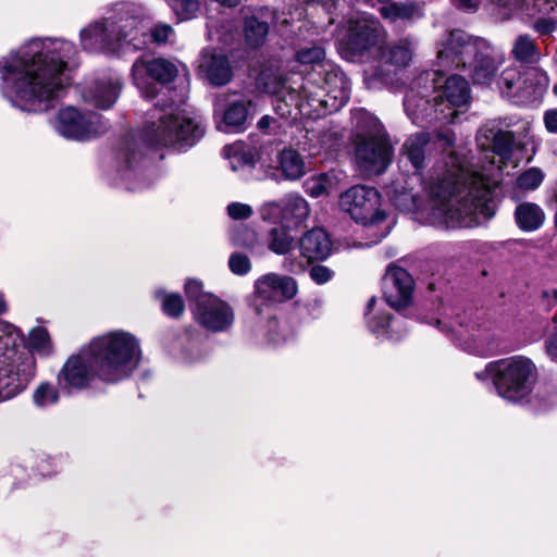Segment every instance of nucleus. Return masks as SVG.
Instances as JSON below:
<instances>
[{
    "label": "nucleus",
    "instance_id": "nucleus-1",
    "mask_svg": "<svg viewBox=\"0 0 557 557\" xmlns=\"http://www.w3.org/2000/svg\"><path fill=\"white\" fill-rule=\"evenodd\" d=\"M482 159L474 163L463 149H453L444 159L438 183L430 187L432 223L448 227H473L495 213L493 190L502 181V170L510 158L513 135L502 131L497 121L486 122L476 134Z\"/></svg>",
    "mask_w": 557,
    "mask_h": 557
},
{
    "label": "nucleus",
    "instance_id": "nucleus-2",
    "mask_svg": "<svg viewBox=\"0 0 557 557\" xmlns=\"http://www.w3.org/2000/svg\"><path fill=\"white\" fill-rule=\"evenodd\" d=\"M78 64L74 42L34 38L0 57V92L22 111L48 110L69 86L66 73Z\"/></svg>",
    "mask_w": 557,
    "mask_h": 557
},
{
    "label": "nucleus",
    "instance_id": "nucleus-3",
    "mask_svg": "<svg viewBox=\"0 0 557 557\" xmlns=\"http://www.w3.org/2000/svg\"><path fill=\"white\" fill-rule=\"evenodd\" d=\"M203 136L200 123L189 112L173 103L156 107L144 126L139 137L127 139L119 153L124 163V175L131 178L137 164L144 160L139 144L156 147H191Z\"/></svg>",
    "mask_w": 557,
    "mask_h": 557
},
{
    "label": "nucleus",
    "instance_id": "nucleus-4",
    "mask_svg": "<svg viewBox=\"0 0 557 557\" xmlns=\"http://www.w3.org/2000/svg\"><path fill=\"white\" fill-rule=\"evenodd\" d=\"M470 101V86L459 76L443 81L440 71L422 73L407 91L404 107L414 124L424 121L453 122L459 110Z\"/></svg>",
    "mask_w": 557,
    "mask_h": 557
},
{
    "label": "nucleus",
    "instance_id": "nucleus-5",
    "mask_svg": "<svg viewBox=\"0 0 557 557\" xmlns=\"http://www.w3.org/2000/svg\"><path fill=\"white\" fill-rule=\"evenodd\" d=\"M86 347L95 362L97 379L104 383H117L131 376L141 358L139 339L124 330L100 334Z\"/></svg>",
    "mask_w": 557,
    "mask_h": 557
},
{
    "label": "nucleus",
    "instance_id": "nucleus-6",
    "mask_svg": "<svg viewBox=\"0 0 557 557\" xmlns=\"http://www.w3.org/2000/svg\"><path fill=\"white\" fill-rule=\"evenodd\" d=\"M478 381H491L496 394L506 401L529 404L537 380V368L532 359L516 355L490 361L474 373Z\"/></svg>",
    "mask_w": 557,
    "mask_h": 557
},
{
    "label": "nucleus",
    "instance_id": "nucleus-7",
    "mask_svg": "<svg viewBox=\"0 0 557 557\" xmlns=\"http://www.w3.org/2000/svg\"><path fill=\"white\" fill-rule=\"evenodd\" d=\"M430 141V137L425 133H417L407 138L403 145L400 154L403 159H407L413 166L414 173L407 177L398 178L387 187V195L397 208L404 211L421 212L424 215L425 221L432 224L431 215L433 212L432 196L430 187L438 183V177L442 176L443 169L436 173V182L430 183L425 189L429 194V202L425 208L422 207V202L417 194L412 193L413 185L421 181L419 171L423 168L425 159V148ZM433 225L446 226L444 223H433Z\"/></svg>",
    "mask_w": 557,
    "mask_h": 557
},
{
    "label": "nucleus",
    "instance_id": "nucleus-8",
    "mask_svg": "<svg viewBox=\"0 0 557 557\" xmlns=\"http://www.w3.org/2000/svg\"><path fill=\"white\" fill-rule=\"evenodd\" d=\"M20 341L14 325L0 320V403L17 396L35 377L34 359L16 346Z\"/></svg>",
    "mask_w": 557,
    "mask_h": 557
},
{
    "label": "nucleus",
    "instance_id": "nucleus-9",
    "mask_svg": "<svg viewBox=\"0 0 557 557\" xmlns=\"http://www.w3.org/2000/svg\"><path fill=\"white\" fill-rule=\"evenodd\" d=\"M355 156L361 171L382 173L391 162L392 149L379 120L363 109L354 112Z\"/></svg>",
    "mask_w": 557,
    "mask_h": 557
},
{
    "label": "nucleus",
    "instance_id": "nucleus-10",
    "mask_svg": "<svg viewBox=\"0 0 557 557\" xmlns=\"http://www.w3.org/2000/svg\"><path fill=\"white\" fill-rule=\"evenodd\" d=\"M380 22L367 14L347 20L338 35V50L348 61H357L385 38Z\"/></svg>",
    "mask_w": 557,
    "mask_h": 557
},
{
    "label": "nucleus",
    "instance_id": "nucleus-11",
    "mask_svg": "<svg viewBox=\"0 0 557 557\" xmlns=\"http://www.w3.org/2000/svg\"><path fill=\"white\" fill-rule=\"evenodd\" d=\"M338 206L351 220L364 226L376 225L386 219L381 209V195L370 186H351L339 195Z\"/></svg>",
    "mask_w": 557,
    "mask_h": 557
},
{
    "label": "nucleus",
    "instance_id": "nucleus-12",
    "mask_svg": "<svg viewBox=\"0 0 557 557\" xmlns=\"http://www.w3.org/2000/svg\"><path fill=\"white\" fill-rule=\"evenodd\" d=\"M51 125L62 137L77 141L92 139L107 128L99 113L72 106L60 109Z\"/></svg>",
    "mask_w": 557,
    "mask_h": 557
},
{
    "label": "nucleus",
    "instance_id": "nucleus-13",
    "mask_svg": "<svg viewBox=\"0 0 557 557\" xmlns=\"http://www.w3.org/2000/svg\"><path fill=\"white\" fill-rule=\"evenodd\" d=\"M128 36L124 25L111 20H96L79 32V44L84 51L97 54L115 53Z\"/></svg>",
    "mask_w": 557,
    "mask_h": 557
},
{
    "label": "nucleus",
    "instance_id": "nucleus-14",
    "mask_svg": "<svg viewBox=\"0 0 557 557\" xmlns=\"http://www.w3.org/2000/svg\"><path fill=\"white\" fill-rule=\"evenodd\" d=\"M480 48H486V40L472 38L462 30L446 34L437 46V62L443 67H467Z\"/></svg>",
    "mask_w": 557,
    "mask_h": 557
},
{
    "label": "nucleus",
    "instance_id": "nucleus-15",
    "mask_svg": "<svg viewBox=\"0 0 557 557\" xmlns=\"http://www.w3.org/2000/svg\"><path fill=\"white\" fill-rule=\"evenodd\" d=\"M262 221L274 224H283L297 231L307 221L310 208L307 200L290 194L280 201H269L259 209Z\"/></svg>",
    "mask_w": 557,
    "mask_h": 557
},
{
    "label": "nucleus",
    "instance_id": "nucleus-16",
    "mask_svg": "<svg viewBox=\"0 0 557 557\" xmlns=\"http://www.w3.org/2000/svg\"><path fill=\"white\" fill-rule=\"evenodd\" d=\"M258 82L265 92L274 96L272 104L281 117L297 120L300 116L299 95L295 87L287 86L283 74L267 69L260 73Z\"/></svg>",
    "mask_w": 557,
    "mask_h": 557
},
{
    "label": "nucleus",
    "instance_id": "nucleus-17",
    "mask_svg": "<svg viewBox=\"0 0 557 557\" xmlns=\"http://www.w3.org/2000/svg\"><path fill=\"white\" fill-rule=\"evenodd\" d=\"M87 347L78 354L70 356L57 375L58 386L61 391L72 394L88 388L95 377V362L88 356Z\"/></svg>",
    "mask_w": 557,
    "mask_h": 557
},
{
    "label": "nucleus",
    "instance_id": "nucleus-18",
    "mask_svg": "<svg viewBox=\"0 0 557 557\" xmlns=\"http://www.w3.org/2000/svg\"><path fill=\"white\" fill-rule=\"evenodd\" d=\"M548 83L547 74L537 67L527 70L524 77L517 69L509 67L503 71L497 84L506 96H541L547 89Z\"/></svg>",
    "mask_w": 557,
    "mask_h": 557
},
{
    "label": "nucleus",
    "instance_id": "nucleus-19",
    "mask_svg": "<svg viewBox=\"0 0 557 557\" xmlns=\"http://www.w3.org/2000/svg\"><path fill=\"white\" fill-rule=\"evenodd\" d=\"M177 66L162 58H139L132 67L134 84L147 97L150 96L151 82L170 83L177 75Z\"/></svg>",
    "mask_w": 557,
    "mask_h": 557
},
{
    "label": "nucleus",
    "instance_id": "nucleus-20",
    "mask_svg": "<svg viewBox=\"0 0 557 557\" xmlns=\"http://www.w3.org/2000/svg\"><path fill=\"white\" fill-rule=\"evenodd\" d=\"M195 320L211 332H225L234 323L232 307L216 296H202L194 308Z\"/></svg>",
    "mask_w": 557,
    "mask_h": 557
},
{
    "label": "nucleus",
    "instance_id": "nucleus-21",
    "mask_svg": "<svg viewBox=\"0 0 557 557\" xmlns=\"http://www.w3.org/2000/svg\"><path fill=\"white\" fill-rule=\"evenodd\" d=\"M456 335L465 351L479 357L497 354L502 344L499 333L491 323L473 326L470 331L460 329Z\"/></svg>",
    "mask_w": 557,
    "mask_h": 557
},
{
    "label": "nucleus",
    "instance_id": "nucleus-22",
    "mask_svg": "<svg viewBox=\"0 0 557 557\" xmlns=\"http://www.w3.org/2000/svg\"><path fill=\"white\" fill-rule=\"evenodd\" d=\"M414 282L400 267H388L383 277V294L387 305L395 309L407 307L412 298Z\"/></svg>",
    "mask_w": 557,
    "mask_h": 557
},
{
    "label": "nucleus",
    "instance_id": "nucleus-23",
    "mask_svg": "<svg viewBox=\"0 0 557 557\" xmlns=\"http://www.w3.org/2000/svg\"><path fill=\"white\" fill-rule=\"evenodd\" d=\"M298 108H300V116L315 117L321 114L337 111L339 108L332 107V100L320 87L318 77L311 75L307 77L301 85Z\"/></svg>",
    "mask_w": 557,
    "mask_h": 557
},
{
    "label": "nucleus",
    "instance_id": "nucleus-24",
    "mask_svg": "<svg viewBox=\"0 0 557 557\" xmlns=\"http://www.w3.org/2000/svg\"><path fill=\"white\" fill-rule=\"evenodd\" d=\"M121 90V79L117 75H103L88 83L82 90L85 103L98 109L111 108Z\"/></svg>",
    "mask_w": 557,
    "mask_h": 557
},
{
    "label": "nucleus",
    "instance_id": "nucleus-25",
    "mask_svg": "<svg viewBox=\"0 0 557 557\" xmlns=\"http://www.w3.org/2000/svg\"><path fill=\"white\" fill-rule=\"evenodd\" d=\"M296 293L297 284L289 276L268 273L255 282L256 300L282 301L293 298Z\"/></svg>",
    "mask_w": 557,
    "mask_h": 557
},
{
    "label": "nucleus",
    "instance_id": "nucleus-26",
    "mask_svg": "<svg viewBox=\"0 0 557 557\" xmlns=\"http://www.w3.org/2000/svg\"><path fill=\"white\" fill-rule=\"evenodd\" d=\"M319 77L321 89L330 96L333 108H342L350 97V84L345 74L332 62L321 65V71L315 75Z\"/></svg>",
    "mask_w": 557,
    "mask_h": 557
},
{
    "label": "nucleus",
    "instance_id": "nucleus-27",
    "mask_svg": "<svg viewBox=\"0 0 557 557\" xmlns=\"http://www.w3.org/2000/svg\"><path fill=\"white\" fill-rule=\"evenodd\" d=\"M252 107V102L244 98L228 99L225 95L219 96L215 102V111L222 113L223 127L221 128L226 132L240 131L248 116L255 112Z\"/></svg>",
    "mask_w": 557,
    "mask_h": 557
},
{
    "label": "nucleus",
    "instance_id": "nucleus-28",
    "mask_svg": "<svg viewBox=\"0 0 557 557\" xmlns=\"http://www.w3.org/2000/svg\"><path fill=\"white\" fill-rule=\"evenodd\" d=\"M413 48V42L408 38L380 47V62L387 67L386 71L397 72L410 63Z\"/></svg>",
    "mask_w": 557,
    "mask_h": 557
},
{
    "label": "nucleus",
    "instance_id": "nucleus-29",
    "mask_svg": "<svg viewBox=\"0 0 557 557\" xmlns=\"http://www.w3.org/2000/svg\"><path fill=\"white\" fill-rule=\"evenodd\" d=\"M199 70L215 86L227 84L232 78V67L227 58L210 51L201 55Z\"/></svg>",
    "mask_w": 557,
    "mask_h": 557
},
{
    "label": "nucleus",
    "instance_id": "nucleus-30",
    "mask_svg": "<svg viewBox=\"0 0 557 557\" xmlns=\"http://www.w3.org/2000/svg\"><path fill=\"white\" fill-rule=\"evenodd\" d=\"M300 251L308 261L326 259L332 251L330 236L323 228L310 230L300 239Z\"/></svg>",
    "mask_w": 557,
    "mask_h": 557
},
{
    "label": "nucleus",
    "instance_id": "nucleus-31",
    "mask_svg": "<svg viewBox=\"0 0 557 557\" xmlns=\"http://www.w3.org/2000/svg\"><path fill=\"white\" fill-rule=\"evenodd\" d=\"M500 63L502 59L494 57V51L486 41V48H480L478 54L473 55L471 64L467 66L472 70L474 83L488 85L494 79Z\"/></svg>",
    "mask_w": 557,
    "mask_h": 557
},
{
    "label": "nucleus",
    "instance_id": "nucleus-32",
    "mask_svg": "<svg viewBox=\"0 0 557 557\" xmlns=\"http://www.w3.org/2000/svg\"><path fill=\"white\" fill-rule=\"evenodd\" d=\"M14 327L17 330L21 336V341L18 344H16V346L28 351L32 355L35 363L36 359L34 355H38L39 357L44 358H48L53 355L54 346L46 327L35 326L30 329L27 336V347L24 345V336L22 332L16 326Z\"/></svg>",
    "mask_w": 557,
    "mask_h": 557
},
{
    "label": "nucleus",
    "instance_id": "nucleus-33",
    "mask_svg": "<svg viewBox=\"0 0 557 557\" xmlns=\"http://www.w3.org/2000/svg\"><path fill=\"white\" fill-rule=\"evenodd\" d=\"M376 300L371 298L368 302L367 323L370 331L376 337H388L392 339H398L399 335L395 332L396 321H392V317L388 312L375 310Z\"/></svg>",
    "mask_w": 557,
    "mask_h": 557
},
{
    "label": "nucleus",
    "instance_id": "nucleus-34",
    "mask_svg": "<svg viewBox=\"0 0 557 557\" xmlns=\"http://www.w3.org/2000/svg\"><path fill=\"white\" fill-rule=\"evenodd\" d=\"M277 169L288 181H296L307 172L304 157L293 148H284L277 153Z\"/></svg>",
    "mask_w": 557,
    "mask_h": 557
},
{
    "label": "nucleus",
    "instance_id": "nucleus-35",
    "mask_svg": "<svg viewBox=\"0 0 557 557\" xmlns=\"http://www.w3.org/2000/svg\"><path fill=\"white\" fill-rule=\"evenodd\" d=\"M518 227L523 232H534L545 222L544 210L534 202H522L515 211Z\"/></svg>",
    "mask_w": 557,
    "mask_h": 557
},
{
    "label": "nucleus",
    "instance_id": "nucleus-36",
    "mask_svg": "<svg viewBox=\"0 0 557 557\" xmlns=\"http://www.w3.org/2000/svg\"><path fill=\"white\" fill-rule=\"evenodd\" d=\"M224 156L234 172L251 170L257 161L253 149L240 141L226 146Z\"/></svg>",
    "mask_w": 557,
    "mask_h": 557
},
{
    "label": "nucleus",
    "instance_id": "nucleus-37",
    "mask_svg": "<svg viewBox=\"0 0 557 557\" xmlns=\"http://www.w3.org/2000/svg\"><path fill=\"white\" fill-rule=\"evenodd\" d=\"M379 11L381 15L389 22L412 21L423 15L420 5L407 2H384Z\"/></svg>",
    "mask_w": 557,
    "mask_h": 557
},
{
    "label": "nucleus",
    "instance_id": "nucleus-38",
    "mask_svg": "<svg viewBox=\"0 0 557 557\" xmlns=\"http://www.w3.org/2000/svg\"><path fill=\"white\" fill-rule=\"evenodd\" d=\"M294 230L283 224H276L268 233V248L276 255H286L295 247Z\"/></svg>",
    "mask_w": 557,
    "mask_h": 557
},
{
    "label": "nucleus",
    "instance_id": "nucleus-39",
    "mask_svg": "<svg viewBox=\"0 0 557 557\" xmlns=\"http://www.w3.org/2000/svg\"><path fill=\"white\" fill-rule=\"evenodd\" d=\"M295 62L297 65L293 66V70L301 71V66H311L312 73L309 77L311 75L315 77L319 71H321V65L330 63L325 60V52L323 48L319 46L300 48L295 55Z\"/></svg>",
    "mask_w": 557,
    "mask_h": 557
},
{
    "label": "nucleus",
    "instance_id": "nucleus-40",
    "mask_svg": "<svg viewBox=\"0 0 557 557\" xmlns=\"http://www.w3.org/2000/svg\"><path fill=\"white\" fill-rule=\"evenodd\" d=\"M512 57L525 64H534L540 60V52L536 44L529 35H519L511 48Z\"/></svg>",
    "mask_w": 557,
    "mask_h": 557
},
{
    "label": "nucleus",
    "instance_id": "nucleus-41",
    "mask_svg": "<svg viewBox=\"0 0 557 557\" xmlns=\"http://www.w3.org/2000/svg\"><path fill=\"white\" fill-rule=\"evenodd\" d=\"M544 178V172L540 168L532 166L518 175L516 187L522 191H532L541 186Z\"/></svg>",
    "mask_w": 557,
    "mask_h": 557
},
{
    "label": "nucleus",
    "instance_id": "nucleus-42",
    "mask_svg": "<svg viewBox=\"0 0 557 557\" xmlns=\"http://www.w3.org/2000/svg\"><path fill=\"white\" fill-rule=\"evenodd\" d=\"M333 187V177L325 173L312 176L305 183L306 193L314 198L330 194Z\"/></svg>",
    "mask_w": 557,
    "mask_h": 557
},
{
    "label": "nucleus",
    "instance_id": "nucleus-43",
    "mask_svg": "<svg viewBox=\"0 0 557 557\" xmlns=\"http://www.w3.org/2000/svg\"><path fill=\"white\" fill-rule=\"evenodd\" d=\"M493 3L497 4L499 9L504 10L502 13L504 18H508L510 14L517 10L529 11L530 7H537V10L542 7V2L556 3L557 0H492Z\"/></svg>",
    "mask_w": 557,
    "mask_h": 557
},
{
    "label": "nucleus",
    "instance_id": "nucleus-44",
    "mask_svg": "<svg viewBox=\"0 0 557 557\" xmlns=\"http://www.w3.org/2000/svg\"><path fill=\"white\" fill-rule=\"evenodd\" d=\"M269 32V26L265 22H260L256 17H249L245 23V36L250 46L257 47L264 41Z\"/></svg>",
    "mask_w": 557,
    "mask_h": 557
},
{
    "label": "nucleus",
    "instance_id": "nucleus-45",
    "mask_svg": "<svg viewBox=\"0 0 557 557\" xmlns=\"http://www.w3.org/2000/svg\"><path fill=\"white\" fill-rule=\"evenodd\" d=\"M33 400L38 407H47L59 400V392L52 384L41 383L34 391Z\"/></svg>",
    "mask_w": 557,
    "mask_h": 557
},
{
    "label": "nucleus",
    "instance_id": "nucleus-46",
    "mask_svg": "<svg viewBox=\"0 0 557 557\" xmlns=\"http://www.w3.org/2000/svg\"><path fill=\"white\" fill-rule=\"evenodd\" d=\"M176 16L181 20H189L196 15L199 10L198 0H166Z\"/></svg>",
    "mask_w": 557,
    "mask_h": 557
},
{
    "label": "nucleus",
    "instance_id": "nucleus-47",
    "mask_svg": "<svg viewBox=\"0 0 557 557\" xmlns=\"http://www.w3.org/2000/svg\"><path fill=\"white\" fill-rule=\"evenodd\" d=\"M228 267L234 274L245 275L250 271L251 262L246 255L235 252L230 256Z\"/></svg>",
    "mask_w": 557,
    "mask_h": 557
},
{
    "label": "nucleus",
    "instance_id": "nucleus-48",
    "mask_svg": "<svg viewBox=\"0 0 557 557\" xmlns=\"http://www.w3.org/2000/svg\"><path fill=\"white\" fill-rule=\"evenodd\" d=\"M163 310L168 315L178 317L184 311V302L177 294H166L162 301Z\"/></svg>",
    "mask_w": 557,
    "mask_h": 557
},
{
    "label": "nucleus",
    "instance_id": "nucleus-49",
    "mask_svg": "<svg viewBox=\"0 0 557 557\" xmlns=\"http://www.w3.org/2000/svg\"><path fill=\"white\" fill-rule=\"evenodd\" d=\"M174 35V29L171 25L159 23L150 29V36L153 42L165 44Z\"/></svg>",
    "mask_w": 557,
    "mask_h": 557
},
{
    "label": "nucleus",
    "instance_id": "nucleus-50",
    "mask_svg": "<svg viewBox=\"0 0 557 557\" xmlns=\"http://www.w3.org/2000/svg\"><path fill=\"white\" fill-rule=\"evenodd\" d=\"M252 208L242 202H232L227 206V213L234 220H246L252 215Z\"/></svg>",
    "mask_w": 557,
    "mask_h": 557
},
{
    "label": "nucleus",
    "instance_id": "nucleus-51",
    "mask_svg": "<svg viewBox=\"0 0 557 557\" xmlns=\"http://www.w3.org/2000/svg\"><path fill=\"white\" fill-rule=\"evenodd\" d=\"M185 292L187 297L195 301V306L198 305V300L202 296H212L202 292V284L197 280H187L185 283Z\"/></svg>",
    "mask_w": 557,
    "mask_h": 557
},
{
    "label": "nucleus",
    "instance_id": "nucleus-52",
    "mask_svg": "<svg viewBox=\"0 0 557 557\" xmlns=\"http://www.w3.org/2000/svg\"><path fill=\"white\" fill-rule=\"evenodd\" d=\"M557 21L554 17H540L533 24V28L540 35H548L556 29Z\"/></svg>",
    "mask_w": 557,
    "mask_h": 557
},
{
    "label": "nucleus",
    "instance_id": "nucleus-53",
    "mask_svg": "<svg viewBox=\"0 0 557 557\" xmlns=\"http://www.w3.org/2000/svg\"><path fill=\"white\" fill-rule=\"evenodd\" d=\"M233 240L238 246L251 248L257 243V234L253 231L245 228L240 233L236 234L233 237Z\"/></svg>",
    "mask_w": 557,
    "mask_h": 557
},
{
    "label": "nucleus",
    "instance_id": "nucleus-54",
    "mask_svg": "<svg viewBox=\"0 0 557 557\" xmlns=\"http://www.w3.org/2000/svg\"><path fill=\"white\" fill-rule=\"evenodd\" d=\"M269 341L273 344H280L286 341V335L283 333V327L275 319H271L268 323Z\"/></svg>",
    "mask_w": 557,
    "mask_h": 557
},
{
    "label": "nucleus",
    "instance_id": "nucleus-55",
    "mask_svg": "<svg viewBox=\"0 0 557 557\" xmlns=\"http://www.w3.org/2000/svg\"><path fill=\"white\" fill-rule=\"evenodd\" d=\"M309 274L317 284H324L332 278L333 272L324 265H314Z\"/></svg>",
    "mask_w": 557,
    "mask_h": 557
},
{
    "label": "nucleus",
    "instance_id": "nucleus-56",
    "mask_svg": "<svg viewBox=\"0 0 557 557\" xmlns=\"http://www.w3.org/2000/svg\"><path fill=\"white\" fill-rule=\"evenodd\" d=\"M544 349L547 357L557 363V329L546 337Z\"/></svg>",
    "mask_w": 557,
    "mask_h": 557
},
{
    "label": "nucleus",
    "instance_id": "nucleus-57",
    "mask_svg": "<svg viewBox=\"0 0 557 557\" xmlns=\"http://www.w3.org/2000/svg\"><path fill=\"white\" fill-rule=\"evenodd\" d=\"M544 125L548 133L557 134V109L547 110L544 113Z\"/></svg>",
    "mask_w": 557,
    "mask_h": 557
},
{
    "label": "nucleus",
    "instance_id": "nucleus-58",
    "mask_svg": "<svg viewBox=\"0 0 557 557\" xmlns=\"http://www.w3.org/2000/svg\"><path fill=\"white\" fill-rule=\"evenodd\" d=\"M481 0H457V7L463 11L474 12L479 9Z\"/></svg>",
    "mask_w": 557,
    "mask_h": 557
},
{
    "label": "nucleus",
    "instance_id": "nucleus-59",
    "mask_svg": "<svg viewBox=\"0 0 557 557\" xmlns=\"http://www.w3.org/2000/svg\"><path fill=\"white\" fill-rule=\"evenodd\" d=\"M542 296L544 299H547L548 306H554L555 304H557V289L556 288L544 290L542 293Z\"/></svg>",
    "mask_w": 557,
    "mask_h": 557
},
{
    "label": "nucleus",
    "instance_id": "nucleus-60",
    "mask_svg": "<svg viewBox=\"0 0 557 557\" xmlns=\"http://www.w3.org/2000/svg\"><path fill=\"white\" fill-rule=\"evenodd\" d=\"M438 140L443 141V144L448 147H450L453 145V137L449 133L440 134Z\"/></svg>",
    "mask_w": 557,
    "mask_h": 557
},
{
    "label": "nucleus",
    "instance_id": "nucleus-61",
    "mask_svg": "<svg viewBox=\"0 0 557 557\" xmlns=\"http://www.w3.org/2000/svg\"><path fill=\"white\" fill-rule=\"evenodd\" d=\"M272 119L268 115H264L263 117L260 119V121L258 122V125L260 128H267L270 126V123H271Z\"/></svg>",
    "mask_w": 557,
    "mask_h": 557
},
{
    "label": "nucleus",
    "instance_id": "nucleus-62",
    "mask_svg": "<svg viewBox=\"0 0 557 557\" xmlns=\"http://www.w3.org/2000/svg\"><path fill=\"white\" fill-rule=\"evenodd\" d=\"M308 307L311 308L312 311H319L322 307V302L319 299H314L308 304Z\"/></svg>",
    "mask_w": 557,
    "mask_h": 557
},
{
    "label": "nucleus",
    "instance_id": "nucleus-63",
    "mask_svg": "<svg viewBox=\"0 0 557 557\" xmlns=\"http://www.w3.org/2000/svg\"><path fill=\"white\" fill-rule=\"evenodd\" d=\"M215 1L220 2L221 4L227 5V7H235L239 2V0H215Z\"/></svg>",
    "mask_w": 557,
    "mask_h": 557
},
{
    "label": "nucleus",
    "instance_id": "nucleus-64",
    "mask_svg": "<svg viewBox=\"0 0 557 557\" xmlns=\"http://www.w3.org/2000/svg\"><path fill=\"white\" fill-rule=\"evenodd\" d=\"M7 311V301L4 299L3 294L0 293V314Z\"/></svg>",
    "mask_w": 557,
    "mask_h": 557
}]
</instances>
